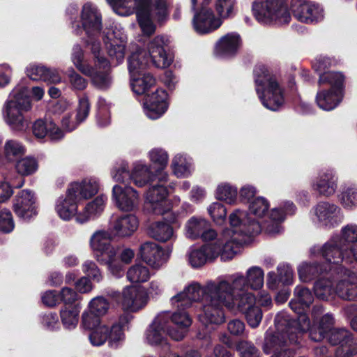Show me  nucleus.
Listing matches in <instances>:
<instances>
[{
  "mask_svg": "<svg viewBox=\"0 0 357 357\" xmlns=\"http://www.w3.org/2000/svg\"><path fill=\"white\" fill-rule=\"evenodd\" d=\"M221 278L208 280L204 286L197 282L192 283L185 289L171 298L172 304L176 307L185 308L192 301H200L202 312L199 319L204 324H220L225 321L223 307L227 308V301L220 298V288L218 287Z\"/></svg>",
  "mask_w": 357,
  "mask_h": 357,
  "instance_id": "nucleus-1",
  "label": "nucleus"
},
{
  "mask_svg": "<svg viewBox=\"0 0 357 357\" xmlns=\"http://www.w3.org/2000/svg\"><path fill=\"white\" fill-rule=\"evenodd\" d=\"M119 15H130L136 11L139 25L144 35L155 31L152 18L162 20L167 15L166 0H107Z\"/></svg>",
  "mask_w": 357,
  "mask_h": 357,
  "instance_id": "nucleus-2",
  "label": "nucleus"
},
{
  "mask_svg": "<svg viewBox=\"0 0 357 357\" xmlns=\"http://www.w3.org/2000/svg\"><path fill=\"white\" fill-rule=\"evenodd\" d=\"M264 271L259 266H252L246 271L245 277L241 273H236L221 278L218 287L220 288V298L227 301V309L236 307V300L242 298L246 294H252L247 291L250 287L253 290L260 289L264 285Z\"/></svg>",
  "mask_w": 357,
  "mask_h": 357,
  "instance_id": "nucleus-3",
  "label": "nucleus"
},
{
  "mask_svg": "<svg viewBox=\"0 0 357 357\" xmlns=\"http://www.w3.org/2000/svg\"><path fill=\"white\" fill-rule=\"evenodd\" d=\"M303 311L304 309H297V312H295L298 314L296 320H289L288 316L284 313L277 314L275 319L277 331L274 333L266 332L264 345V351L266 354H271L273 349L278 345L277 342L287 341V343H297L299 335L303 332L308 331L310 336L312 326Z\"/></svg>",
  "mask_w": 357,
  "mask_h": 357,
  "instance_id": "nucleus-4",
  "label": "nucleus"
},
{
  "mask_svg": "<svg viewBox=\"0 0 357 357\" xmlns=\"http://www.w3.org/2000/svg\"><path fill=\"white\" fill-rule=\"evenodd\" d=\"M231 233L225 231L224 237L225 243L223 244L217 239L213 243L204 245L201 247L192 246L188 251L189 264L194 268H199L207 261H213L220 256L221 259L227 261L231 259L238 253V247L243 241L242 237L238 236L233 239V244L230 245Z\"/></svg>",
  "mask_w": 357,
  "mask_h": 357,
  "instance_id": "nucleus-5",
  "label": "nucleus"
},
{
  "mask_svg": "<svg viewBox=\"0 0 357 357\" xmlns=\"http://www.w3.org/2000/svg\"><path fill=\"white\" fill-rule=\"evenodd\" d=\"M31 109L28 88L22 83L17 84L10 93L3 108V117L11 130L17 132L26 131L30 120L24 112Z\"/></svg>",
  "mask_w": 357,
  "mask_h": 357,
  "instance_id": "nucleus-6",
  "label": "nucleus"
},
{
  "mask_svg": "<svg viewBox=\"0 0 357 357\" xmlns=\"http://www.w3.org/2000/svg\"><path fill=\"white\" fill-rule=\"evenodd\" d=\"M254 76L256 91L263 105L270 110H278L283 105L284 98L275 76L264 65L255 67Z\"/></svg>",
  "mask_w": 357,
  "mask_h": 357,
  "instance_id": "nucleus-7",
  "label": "nucleus"
},
{
  "mask_svg": "<svg viewBox=\"0 0 357 357\" xmlns=\"http://www.w3.org/2000/svg\"><path fill=\"white\" fill-rule=\"evenodd\" d=\"M110 231L98 230L90 238V247L98 261L108 266L110 272L116 277L123 273V266L117 261L116 250L112 245Z\"/></svg>",
  "mask_w": 357,
  "mask_h": 357,
  "instance_id": "nucleus-8",
  "label": "nucleus"
},
{
  "mask_svg": "<svg viewBox=\"0 0 357 357\" xmlns=\"http://www.w3.org/2000/svg\"><path fill=\"white\" fill-rule=\"evenodd\" d=\"M321 253L326 262L324 266L329 271H335L337 267H345L344 265H340V262L345 264L354 262L357 264V243L351 247L349 250L338 236L333 237L326 242L323 245Z\"/></svg>",
  "mask_w": 357,
  "mask_h": 357,
  "instance_id": "nucleus-9",
  "label": "nucleus"
},
{
  "mask_svg": "<svg viewBox=\"0 0 357 357\" xmlns=\"http://www.w3.org/2000/svg\"><path fill=\"white\" fill-rule=\"evenodd\" d=\"M252 10L257 20L264 24L283 25L291 20L287 0H266L255 2Z\"/></svg>",
  "mask_w": 357,
  "mask_h": 357,
  "instance_id": "nucleus-10",
  "label": "nucleus"
},
{
  "mask_svg": "<svg viewBox=\"0 0 357 357\" xmlns=\"http://www.w3.org/2000/svg\"><path fill=\"white\" fill-rule=\"evenodd\" d=\"M229 224L231 228L222 231L220 237L218 238L219 241L223 244L225 243L224 233L227 231L231 233V241L238 236L242 237L243 241L238 247V252L242 245L247 243L248 236L257 234L261 231L260 223L255 222L250 215L241 210H236L229 215ZM232 244L233 242H231L230 245Z\"/></svg>",
  "mask_w": 357,
  "mask_h": 357,
  "instance_id": "nucleus-11",
  "label": "nucleus"
},
{
  "mask_svg": "<svg viewBox=\"0 0 357 357\" xmlns=\"http://www.w3.org/2000/svg\"><path fill=\"white\" fill-rule=\"evenodd\" d=\"M168 174L165 172L157 174L156 183H153L145 193V202L151 212L156 215H163L170 209L167 199L169 192L165 186Z\"/></svg>",
  "mask_w": 357,
  "mask_h": 357,
  "instance_id": "nucleus-12",
  "label": "nucleus"
},
{
  "mask_svg": "<svg viewBox=\"0 0 357 357\" xmlns=\"http://www.w3.org/2000/svg\"><path fill=\"white\" fill-rule=\"evenodd\" d=\"M335 294L340 298L352 301L357 298V273L346 267L335 270Z\"/></svg>",
  "mask_w": 357,
  "mask_h": 357,
  "instance_id": "nucleus-13",
  "label": "nucleus"
},
{
  "mask_svg": "<svg viewBox=\"0 0 357 357\" xmlns=\"http://www.w3.org/2000/svg\"><path fill=\"white\" fill-rule=\"evenodd\" d=\"M194 16L192 24L194 30L199 34H206L218 29L222 22L216 16L211 6L192 8Z\"/></svg>",
  "mask_w": 357,
  "mask_h": 357,
  "instance_id": "nucleus-14",
  "label": "nucleus"
},
{
  "mask_svg": "<svg viewBox=\"0 0 357 357\" xmlns=\"http://www.w3.org/2000/svg\"><path fill=\"white\" fill-rule=\"evenodd\" d=\"M290 9L299 22L312 24L324 19V9L319 5L304 0H291Z\"/></svg>",
  "mask_w": 357,
  "mask_h": 357,
  "instance_id": "nucleus-15",
  "label": "nucleus"
},
{
  "mask_svg": "<svg viewBox=\"0 0 357 357\" xmlns=\"http://www.w3.org/2000/svg\"><path fill=\"white\" fill-rule=\"evenodd\" d=\"M169 40L165 36H157L147 45L150 59L157 68H165L170 66L172 58L167 53Z\"/></svg>",
  "mask_w": 357,
  "mask_h": 357,
  "instance_id": "nucleus-16",
  "label": "nucleus"
},
{
  "mask_svg": "<svg viewBox=\"0 0 357 357\" xmlns=\"http://www.w3.org/2000/svg\"><path fill=\"white\" fill-rule=\"evenodd\" d=\"M323 307L315 305L312 312L313 324L310 328V339L314 342H320L329 333L334 325V318L331 314L323 313Z\"/></svg>",
  "mask_w": 357,
  "mask_h": 357,
  "instance_id": "nucleus-17",
  "label": "nucleus"
},
{
  "mask_svg": "<svg viewBox=\"0 0 357 357\" xmlns=\"http://www.w3.org/2000/svg\"><path fill=\"white\" fill-rule=\"evenodd\" d=\"M82 28L78 24H73L75 27V32L79 34L84 29L89 37L96 36L100 33L102 28L101 16L96 6L87 3L84 5L81 13Z\"/></svg>",
  "mask_w": 357,
  "mask_h": 357,
  "instance_id": "nucleus-18",
  "label": "nucleus"
},
{
  "mask_svg": "<svg viewBox=\"0 0 357 357\" xmlns=\"http://www.w3.org/2000/svg\"><path fill=\"white\" fill-rule=\"evenodd\" d=\"M13 211L24 220H29L37 214V199L30 190L20 191L13 200Z\"/></svg>",
  "mask_w": 357,
  "mask_h": 357,
  "instance_id": "nucleus-19",
  "label": "nucleus"
},
{
  "mask_svg": "<svg viewBox=\"0 0 357 357\" xmlns=\"http://www.w3.org/2000/svg\"><path fill=\"white\" fill-rule=\"evenodd\" d=\"M295 206L291 202H284L283 206L273 208L269 216L260 223L261 229H264L270 234H278L282 230L280 223L287 215H291L295 211Z\"/></svg>",
  "mask_w": 357,
  "mask_h": 357,
  "instance_id": "nucleus-20",
  "label": "nucleus"
},
{
  "mask_svg": "<svg viewBox=\"0 0 357 357\" xmlns=\"http://www.w3.org/2000/svg\"><path fill=\"white\" fill-rule=\"evenodd\" d=\"M256 298L253 294H246L242 298H238L236 300V309L239 310L245 315L248 324L256 328L259 326L262 319V312L261 309L255 305Z\"/></svg>",
  "mask_w": 357,
  "mask_h": 357,
  "instance_id": "nucleus-21",
  "label": "nucleus"
},
{
  "mask_svg": "<svg viewBox=\"0 0 357 357\" xmlns=\"http://www.w3.org/2000/svg\"><path fill=\"white\" fill-rule=\"evenodd\" d=\"M112 199L116 206L123 211H132L139 203L137 192L130 186L124 188L115 185L112 188Z\"/></svg>",
  "mask_w": 357,
  "mask_h": 357,
  "instance_id": "nucleus-22",
  "label": "nucleus"
},
{
  "mask_svg": "<svg viewBox=\"0 0 357 357\" xmlns=\"http://www.w3.org/2000/svg\"><path fill=\"white\" fill-rule=\"evenodd\" d=\"M169 329V314H159L146 331V340L152 345L166 346L165 331Z\"/></svg>",
  "mask_w": 357,
  "mask_h": 357,
  "instance_id": "nucleus-23",
  "label": "nucleus"
},
{
  "mask_svg": "<svg viewBox=\"0 0 357 357\" xmlns=\"http://www.w3.org/2000/svg\"><path fill=\"white\" fill-rule=\"evenodd\" d=\"M138 225V220L134 215L116 216L112 218L109 230L114 236L128 237L137 230Z\"/></svg>",
  "mask_w": 357,
  "mask_h": 357,
  "instance_id": "nucleus-24",
  "label": "nucleus"
},
{
  "mask_svg": "<svg viewBox=\"0 0 357 357\" xmlns=\"http://www.w3.org/2000/svg\"><path fill=\"white\" fill-rule=\"evenodd\" d=\"M314 213L322 225L329 227L338 225L343 219L340 208L328 202L318 204L314 208Z\"/></svg>",
  "mask_w": 357,
  "mask_h": 357,
  "instance_id": "nucleus-25",
  "label": "nucleus"
},
{
  "mask_svg": "<svg viewBox=\"0 0 357 357\" xmlns=\"http://www.w3.org/2000/svg\"><path fill=\"white\" fill-rule=\"evenodd\" d=\"M167 93L162 89H157L148 96L144 103L146 115L151 119L160 118L167 110Z\"/></svg>",
  "mask_w": 357,
  "mask_h": 357,
  "instance_id": "nucleus-26",
  "label": "nucleus"
},
{
  "mask_svg": "<svg viewBox=\"0 0 357 357\" xmlns=\"http://www.w3.org/2000/svg\"><path fill=\"white\" fill-rule=\"evenodd\" d=\"M328 340L333 345L340 344L336 351L337 357H350L357 353L355 349H351V338L349 331L344 328H334L328 333Z\"/></svg>",
  "mask_w": 357,
  "mask_h": 357,
  "instance_id": "nucleus-27",
  "label": "nucleus"
},
{
  "mask_svg": "<svg viewBox=\"0 0 357 357\" xmlns=\"http://www.w3.org/2000/svg\"><path fill=\"white\" fill-rule=\"evenodd\" d=\"M148 302V295L144 289L135 287H126L123 291L122 306L124 309L136 312Z\"/></svg>",
  "mask_w": 357,
  "mask_h": 357,
  "instance_id": "nucleus-28",
  "label": "nucleus"
},
{
  "mask_svg": "<svg viewBox=\"0 0 357 357\" xmlns=\"http://www.w3.org/2000/svg\"><path fill=\"white\" fill-rule=\"evenodd\" d=\"M104 40L112 63L114 65L121 63L125 57L126 36L121 35L118 38L116 33L113 31L107 33Z\"/></svg>",
  "mask_w": 357,
  "mask_h": 357,
  "instance_id": "nucleus-29",
  "label": "nucleus"
},
{
  "mask_svg": "<svg viewBox=\"0 0 357 357\" xmlns=\"http://www.w3.org/2000/svg\"><path fill=\"white\" fill-rule=\"evenodd\" d=\"M139 251L143 261L153 268L158 269L167 261L164 251L154 242L143 243Z\"/></svg>",
  "mask_w": 357,
  "mask_h": 357,
  "instance_id": "nucleus-30",
  "label": "nucleus"
},
{
  "mask_svg": "<svg viewBox=\"0 0 357 357\" xmlns=\"http://www.w3.org/2000/svg\"><path fill=\"white\" fill-rule=\"evenodd\" d=\"M241 46L240 36L235 33H228L216 43L215 54L221 58H229L238 52Z\"/></svg>",
  "mask_w": 357,
  "mask_h": 357,
  "instance_id": "nucleus-31",
  "label": "nucleus"
},
{
  "mask_svg": "<svg viewBox=\"0 0 357 357\" xmlns=\"http://www.w3.org/2000/svg\"><path fill=\"white\" fill-rule=\"evenodd\" d=\"M191 323V319L185 312H175L172 315L171 320L169 319V329L167 333L172 339L176 341L181 340Z\"/></svg>",
  "mask_w": 357,
  "mask_h": 357,
  "instance_id": "nucleus-32",
  "label": "nucleus"
},
{
  "mask_svg": "<svg viewBox=\"0 0 357 357\" xmlns=\"http://www.w3.org/2000/svg\"><path fill=\"white\" fill-rule=\"evenodd\" d=\"M337 178L331 170L321 172L312 183V188L319 195L328 197L333 195L337 189Z\"/></svg>",
  "mask_w": 357,
  "mask_h": 357,
  "instance_id": "nucleus-33",
  "label": "nucleus"
},
{
  "mask_svg": "<svg viewBox=\"0 0 357 357\" xmlns=\"http://www.w3.org/2000/svg\"><path fill=\"white\" fill-rule=\"evenodd\" d=\"M68 189L70 195H73L80 201L95 195L98 191L99 184L96 179H85L80 183H72Z\"/></svg>",
  "mask_w": 357,
  "mask_h": 357,
  "instance_id": "nucleus-34",
  "label": "nucleus"
},
{
  "mask_svg": "<svg viewBox=\"0 0 357 357\" xmlns=\"http://www.w3.org/2000/svg\"><path fill=\"white\" fill-rule=\"evenodd\" d=\"M79 201L73 195L69 194L67 189L66 197H59L56 202L55 210L58 215L64 220H69L77 215Z\"/></svg>",
  "mask_w": 357,
  "mask_h": 357,
  "instance_id": "nucleus-35",
  "label": "nucleus"
},
{
  "mask_svg": "<svg viewBox=\"0 0 357 357\" xmlns=\"http://www.w3.org/2000/svg\"><path fill=\"white\" fill-rule=\"evenodd\" d=\"M90 104L87 97L83 96L79 99L77 114H66L62 119V126L68 131H72L84 121L89 115Z\"/></svg>",
  "mask_w": 357,
  "mask_h": 357,
  "instance_id": "nucleus-36",
  "label": "nucleus"
},
{
  "mask_svg": "<svg viewBox=\"0 0 357 357\" xmlns=\"http://www.w3.org/2000/svg\"><path fill=\"white\" fill-rule=\"evenodd\" d=\"M106 201V196H98L92 202H89L82 211L77 213L76 221L82 224L100 215L105 208Z\"/></svg>",
  "mask_w": 357,
  "mask_h": 357,
  "instance_id": "nucleus-37",
  "label": "nucleus"
},
{
  "mask_svg": "<svg viewBox=\"0 0 357 357\" xmlns=\"http://www.w3.org/2000/svg\"><path fill=\"white\" fill-rule=\"evenodd\" d=\"M130 179L137 187H143L150 182L157 181V173L153 174L146 164L137 162L134 165Z\"/></svg>",
  "mask_w": 357,
  "mask_h": 357,
  "instance_id": "nucleus-38",
  "label": "nucleus"
},
{
  "mask_svg": "<svg viewBox=\"0 0 357 357\" xmlns=\"http://www.w3.org/2000/svg\"><path fill=\"white\" fill-rule=\"evenodd\" d=\"M314 294L317 298L327 300L335 294V271H330L326 276L319 279L314 286Z\"/></svg>",
  "mask_w": 357,
  "mask_h": 357,
  "instance_id": "nucleus-39",
  "label": "nucleus"
},
{
  "mask_svg": "<svg viewBox=\"0 0 357 357\" xmlns=\"http://www.w3.org/2000/svg\"><path fill=\"white\" fill-rule=\"evenodd\" d=\"M342 98V90H323L317 93L316 100L321 109L329 111L333 109L339 104Z\"/></svg>",
  "mask_w": 357,
  "mask_h": 357,
  "instance_id": "nucleus-40",
  "label": "nucleus"
},
{
  "mask_svg": "<svg viewBox=\"0 0 357 357\" xmlns=\"http://www.w3.org/2000/svg\"><path fill=\"white\" fill-rule=\"evenodd\" d=\"M132 316L129 313H125L120 316L117 322L114 323L110 329L108 328V340L113 346L123 340L125 330L127 325L132 320Z\"/></svg>",
  "mask_w": 357,
  "mask_h": 357,
  "instance_id": "nucleus-41",
  "label": "nucleus"
},
{
  "mask_svg": "<svg viewBox=\"0 0 357 357\" xmlns=\"http://www.w3.org/2000/svg\"><path fill=\"white\" fill-rule=\"evenodd\" d=\"M155 84V79L150 73H144L137 76H130L132 89L137 95L146 94Z\"/></svg>",
  "mask_w": 357,
  "mask_h": 357,
  "instance_id": "nucleus-42",
  "label": "nucleus"
},
{
  "mask_svg": "<svg viewBox=\"0 0 357 357\" xmlns=\"http://www.w3.org/2000/svg\"><path fill=\"white\" fill-rule=\"evenodd\" d=\"M128 70L130 76H137L144 73V70L148 66V59L144 50L139 49L132 53L128 58Z\"/></svg>",
  "mask_w": 357,
  "mask_h": 357,
  "instance_id": "nucleus-43",
  "label": "nucleus"
},
{
  "mask_svg": "<svg viewBox=\"0 0 357 357\" xmlns=\"http://www.w3.org/2000/svg\"><path fill=\"white\" fill-rule=\"evenodd\" d=\"M313 300V295L308 288L298 286L294 289V297L289 305L294 312H297V309L309 307Z\"/></svg>",
  "mask_w": 357,
  "mask_h": 357,
  "instance_id": "nucleus-44",
  "label": "nucleus"
},
{
  "mask_svg": "<svg viewBox=\"0 0 357 357\" xmlns=\"http://www.w3.org/2000/svg\"><path fill=\"white\" fill-rule=\"evenodd\" d=\"M208 222L201 217L193 216L190 218L185 225L186 237L193 240L199 238L204 229H206Z\"/></svg>",
  "mask_w": 357,
  "mask_h": 357,
  "instance_id": "nucleus-45",
  "label": "nucleus"
},
{
  "mask_svg": "<svg viewBox=\"0 0 357 357\" xmlns=\"http://www.w3.org/2000/svg\"><path fill=\"white\" fill-rule=\"evenodd\" d=\"M108 68L109 66L103 69L99 65L90 68L91 75L87 76L91 77L93 84L100 89H106L111 85L112 79L107 73Z\"/></svg>",
  "mask_w": 357,
  "mask_h": 357,
  "instance_id": "nucleus-46",
  "label": "nucleus"
},
{
  "mask_svg": "<svg viewBox=\"0 0 357 357\" xmlns=\"http://www.w3.org/2000/svg\"><path fill=\"white\" fill-rule=\"evenodd\" d=\"M327 271V267L325 266L323 267L317 263H304L298 268V275L302 281L307 282L312 280L314 277H316Z\"/></svg>",
  "mask_w": 357,
  "mask_h": 357,
  "instance_id": "nucleus-47",
  "label": "nucleus"
},
{
  "mask_svg": "<svg viewBox=\"0 0 357 357\" xmlns=\"http://www.w3.org/2000/svg\"><path fill=\"white\" fill-rule=\"evenodd\" d=\"M150 234L153 238L162 242L170 240L174 235L171 226L165 222H155L151 227Z\"/></svg>",
  "mask_w": 357,
  "mask_h": 357,
  "instance_id": "nucleus-48",
  "label": "nucleus"
},
{
  "mask_svg": "<svg viewBox=\"0 0 357 357\" xmlns=\"http://www.w3.org/2000/svg\"><path fill=\"white\" fill-rule=\"evenodd\" d=\"M172 167L177 177L187 176L190 174V160L181 154H177L172 160Z\"/></svg>",
  "mask_w": 357,
  "mask_h": 357,
  "instance_id": "nucleus-49",
  "label": "nucleus"
},
{
  "mask_svg": "<svg viewBox=\"0 0 357 357\" xmlns=\"http://www.w3.org/2000/svg\"><path fill=\"white\" fill-rule=\"evenodd\" d=\"M127 278L132 283L144 282L150 278V272L145 266L135 264L127 271Z\"/></svg>",
  "mask_w": 357,
  "mask_h": 357,
  "instance_id": "nucleus-50",
  "label": "nucleus"
},
{
  "mask_svg": "<svg viewBox=\"0 0 357 357\" xmlns=\"http://www.w3.org/2000/svg\"><path fill=\"white\" fill-rule=\"evenodd\" d=\"M84 51L79 45H75L73 47L71 54V61L76 68L84 75H91V67L87 63H83Z\"/></svg>",
  "mask_w": 357,
  "mask_h": 357,
  "instance_id": "nucleus-51",
  "label": "nucleus"
},
{
  "mask_svg": "<svg viewBox=\"0 0 357 357\" xmlns=\"http://www.w3.org/2000/svg\"><path fill=\"white\" fill-rule=\"evenodd\" d=\"M268 208V202L265 198L259 197L250 202L249 212L250 215L255 216L252 219H254L255 222H259L257 220L263 218L266 214Z\"/></svg>",
  "mask_w": 357,
  "mask_h": 357,
  "instance_id": "nucleus-52",
  "label": "nucleus"
},
{
  "mask_svg": "<svg viewBox=\"0 0 357 357\" xmlns=\"http://www.w3.org/2000/svg\"><path fill=\"white\" fill-rule=\"evenodd\" d=\"M79 310L76 307H65L61 310L60 317L63 326L67 329H73L78 323Z\"/></svg>",
  "mask_w": 357,
  "mask_h": 357,
  "instance_id": "nucleus-53",
  "label": "nucleus"
},
{
  "mask_svg": "<svg viewBox=\"0 0 357 357\" xmlns=\"http://www.w3.org/2000/svg\"><path fill=\"white\" fill-rule=\"evenodd\" d=\"M235 6V0H216L215 3V10L221 20L232 17L234 15Z\"/></svg>",
  "mask_w": 357,
  "mask_h": 357,
  "instance_id": "nucleus-54",
  "label": "nucleus"
},
{
  "mask_svg": "<svg viewBox=\"0 0 357 357\" xmlns=\"http://www.w3.org/2000/svg\"><path fill=\"white\" fill-rule=\"evenodd\" d=\"M344 82V76L340 73L326 72L320 75L319 84H328L331 86V91L341 90Z\"/></svg>",
  "mask_w": 357,
  "mask_h": 357,
  "instance_id": "nucleus-55",
  "label": "nucleus"
},
{
  "mask_svg": "<svg viewBox=\"0 0 357 357\" xmlns=\"http://www.w3.org/2000/svg\"><path fill=\"white\" fill-rule=\"evenodd\" d=\"M340 202L345 208L357 206V188L351 186L345 188L340 195Z\"/></svg>",
  "mask_w": 357,
  "mask_h": 357,
  "instance_id": "nucleus-56",
  "label": "nucleus"
},
{
  "mask_svg": "<svg viewBox=\"0 0 357 357\" xmlns=\"http://www.w3.org/2000/svg\"><path fill=\"white\" fill-rule=\"evenodd\" d=\"M19 174L28 176L33 174L38 169V163L35 158L26 157L18 160L15 165Z\"/></svg>",
  "mask_w": 357,
  "mask_h": 357,
  "instance_id": "nucleus-57",
  "label": "nucleus"
},
{
  "mask_svg": "<svg viewBox=\"0 0 357 357\" xmlns=\"http://www.w3.org/2000/svg\"><path fill=\"white\" fill-rule=\"evenodd\" d=\"M216 196L218 199L231 204L236 199L237 189L227 183L221 184L217 188Z\"/></svg>",
  "mask_w": 357,
  "mask_h": 357,
  "instance_id": "nucleus-58",
  "label": "nucleus"
},
{
  "mask_svg": "<svg viewBox=\"0 0 357 357\" xmlns=\"http://www.w3.org/2000/svg\"><path fill=\"white\" fill-rule=\"evenodd\" d=\"M342 242H347L346 247L350 250L351 247H353L357 243V225H347L342 229L341 237Z\"/></svg>",
  "mask_w": 357,
  "mask_h": 357,
  "instance_id": "nucleus-59",
  "label": "nucleus"
},
{
  "mask_svg": "<svg viewBox=\"0 0 357 357\" xmlns=\"http://www.w3.org/2000/svg\"><path fill=\"white\" fill-rule=\"evenodd\" d=\"M151 161L159 167L157 174L160 172H165L164 169L168 163V155L167 152L161 149H153L149 152Z\"/></svg>",
  "mask_w": 357,
  "mask_h": 357,
  "instance_id": "nucleus-60",
  "label": "nucleus"
},
{
  "mask_svg": "<svg viewBox=\"0 0 357 357\" xmlns=\"http://www.w3.org/2000/svg\"><path fill=\"white\" fill-rule=\"evenodd\" d=\"M96 117L100 127H105L110 123L109 107L104 98H100L98 99Z\"/></svg>",
  "mask_w": 357,
  "mask_h": 357,
  "instance_id": "nucleus-61",
  "label": "nucleus"
},
{
  "mask_svg": "<svg viewBox=\"0 0 357 357\" xmlns=\"http://www.w3.org/2000/svg\"><path fill=\"white\" fill-rule=\"evenodd\" d=\"M89 335L91 343L94 346H100L108 340V327L101 325L94 329Z\"/></svg>",
  "mask_w": 357,
  "mask_h": 357,
  "instance_id": "nucleus-62",
  "label": "nucleus"
},
{
  "mask_svg": "<svg viewBox=\"0 0 357 357\" xmlns=\"http://www.w3.org/2000/svg\"><path fill=\"white\" fill-rule=\"evenodd\" d=\"M109 307V302L102 296H97L93 298L89 303V309L97 315H105Z\"/></svg>",
  "mask_w": 357,
  "mask_h": 357,
  "instance_id": "nucleus-63",
  "label": "nucleus"
},
{
  "mask_svg": "<svg viewBox=\"0 0 357 357\" xmlns=\"http://www.w3.org/2000/svg\"><path fill=\"white\" fill-rule=\"evenodd\" d=\"M113 180L118 183H125L130 179V174L128 172V165L126 162H122L116 165L111 172Z\"/></svg>",
  "mask_w": 357,
  "mask_h": 357,
  "instance_id": "nucleus-64",
  "label": "nucleus"
}]
</instances>
